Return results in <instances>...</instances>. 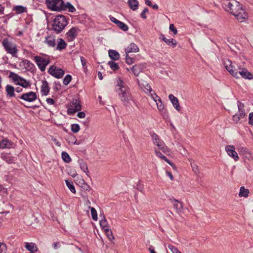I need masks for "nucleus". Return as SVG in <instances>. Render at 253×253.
<instances>
[{"label": "nucleus", "instance_id": "obj_1", "mask_svg": "<svg viewBox=\"0 0 253 253\" xmlns=\"http://www.w3.org/2000/svg\"><path fill=\"white\" fill-rule=\"evenodd\" d=\"M225 10L233 15L240 22L245 21L247 13L241 4L236 0H226L223 3Z\"/></svg>", "mask_w": 253, "mask_h": 253}, {"label": "nucleus", "instance_id": "obj_2", "mask_svg": "<svg viewBox=\"0 0 253 253\" xmlns=\"http://www.w3.org/2000/svg\"><path fill=\"white\" fill-rule=\"evenodd\" d=\"M116 91L124 105L126 106H127L132 97L130 88L126 83L120 78L116 81Z\"/></svg>", "mask_w": 253, "mask_h": 253}, {"label": "nucleus", "instance_id": "obj_3", "mask_svg": "<svg viewBox=\"0 0 253 253\" xmlns=\"http://www.w3.org/2000/svg\"><path fill=\"white\" fill-rule=\"evenodd\" d=\"M223 65L230 74L237 79L239 78V75L245 79L252 80L253 79V74L249 72L247 69L241 68V66H239L238 69H236L233 66L232 62L229 59L224 60Z\"/></svg>", "mask_w": 253, "mask_h": 253}, {"label": "nucleus", "instance_id": "obj_4", "mask_svg": "<svg viewBox=\"0 0 253 253\" xmlns=\"http://www.w3.org/2000/svg\"><path fill=\"white\" fill-rule=\"evenodd\" d=\"M68 24V21L65 16L57 15L53 21L52 29L56 34H59L64 29Z\"/></svg>", "mask_w": 253, "mask_h": 253}, {"label": "nucleus", "instance_id": "obj_5", "mask_svg": "<svg viewBox=\"0 0 253 253\" xmlns=\"http://www.w3.org/2000/svg\"><path fill=\"white\" fill-rule=\"evenodd\" d=\"M33 60L42 72L45 71L46 67L49 64L50 61L49 56L47 55L35 56H34Z\"/></svg>", "mask_w": 253, "mask_h": 253}, {"label": "nucleus", "instance_id": "obj_6", "mask_svg": "<svg viewBox=\"0 0 253 253\" xmlns=\"http://www.w3.org/2000/svg\"><path fill=\"white\" fill-rule=\"evenodd\" d=\"M9 77L13 80V81L16 84L19 85L24 88H27L30 86V82L14 72H10Z\"/></svg>", "mask_w": 253, "mask_h": 253}, {"label": "nucleus", "instance_id": "obj_7", "mask_svg": "<svg viewBox=\"0 0 253 253\" xmlns=\"http://www.w3.org/2000/svg\"><path fill=\"white\" fill-rule=\"evenodd\" d=\"M45 3L48 9L52 11H62L63 0H45Z\"/></svg>", "mask_w": 253, "mask_h": 253}, {"label": "nucleus", "instance_id": "obj_8", "mask_svg": "<svg viewBox=\"0 0 253 253\" xmlns=\"http://www.w3.org/2000/svg\"><path fill=\"white\" fill-rule=\"evenodd\" d=\"M2 45L7 53L11 54L12 56L17 57V46L7 39H4L2 42Z\"/></svg>", "mask_w": 253, "mask_h": 253}, {"label": "nucleus", "instance_id": "obj_9", "mask_svg": "<svg viewBox=\"0 0 253 253\" xmlns=\"http://www.w3.org/2000/svg\"><path fill=\"white\" fill-rule=\"evenodd\" d=\"M151 136L152 137L153 143L158 147V150H161L164 153L168 152V147L166 146L164 142L160 139L159 136L157 134L153 133Z\"/></svg>", "mask_w": 253, "mask_h": 253}, {"label": "nucleus", "instance_id": "obj_10", "mask_svg": "<svg viewBox=\"0 0 253 253\" xmlns=\"http://www.w3.org/2000/svg\"><path fill=\"white\" fill-rule=\"evenodd\" d=\"M239 113L236 114L233 116V121L235 123H238L241 118H244L246 115L244 110V104L239 101L237 102Z\"/></svg>", "mask_w": 253, "mask_h": 253}, {"label": "nucleus", "instance_id": "obj_11", "mask_svg": "<svg viewBox=\"0 0 253 253\" xmlns=\"http://www.w3.org/2000/svg\"><path fill=\"white\" fill-rule=\"evenodd\" d=\"M82 106L78 99H74L67 110L68 114H74L81 110Z\"/></svg>", "mask_w": 253, "mask_h": 253}, {"label": "nucleus", "instance_id": "obj_12", "mask_svg": "<svg viewBox=\"0 0 253 253\" xmlns=\"http://www.w3.org/2000/svg\"><path fill=\"white\" fill-rule=\"evenodd\" d=\"M48 72L49 74L57 79L61 78L65 73V72L63 69L57 68L54 66H50L48 69Z\"/></svg>", "mask_w": 253, "mask_h": 253}, {"label": "nucleus", "instance_id": "obj_13", "mask_svg": "<svg viewBox=\"0 0 253 253\" xmlns=\"http://www.w3.org/2000/svg\"><path fill=\"white\" fill-rule=\"evenodd\" d=\"M37 96L35 92L30 91L29 92L23 93L21 96L17 97V99L20 98L27 102H33L37 99Z\"/></svg>", "mask_w": 253, "mask_h": 253}, {"label": "nucleus", "instance_id": "obj_14", "mask_svg": "<svg viewBox=\"0 0 253 253\" xmlns=\"http://www.w3.org/2000/svg\"><path fill=\"white\" fill-rule=\"evenodd\" d=\"M225 150L227 154L232 157L235 161H237L239 158L237 153L235 151V147L232 145H227L225 147Z\"/></svg>", "mask_w": 253, "mask_h": 253}, {"label": "nucleus", "instance_id": "obj_15", "mask_svg": "<svg viewBox=\"0 0 253 253\" xmlns=\"http://www.w3.org/2000/svg\"><path fill=\"white\" fill-rule=\"evenodd\" d=\"M169 201L172 203L173 206L177 212L179 213L182 211L183 209V205L182 203L173 198H169Z\"/></svg>", "mask_w": 253, "mask_h": 253}, {"label": "nucleus", "instance_id": "obj_16", "mask_svg": "<svg viewBox=\"0 0 253 253\" xmlns=\"http://www.w3.org/2000/svg\"><path fill=\"white\" fill-rule=\"evenodd\" d=\"M239 153L243 157L248 160H253V154L251 153L249 150L245 147H241L239 149Z\"/></svg>", "mask_w": 253, "mask_h": 253}, {"label": "nucleus", "instance_id": "obj_17", "mask_svg": "<svg viewBox=\"0 0 253 253\" xmlns=\"http://www.w3.org/2000/svg\"><path fill=\"white\" fill-rule=\"evenodd\" d=\"M80 30L79 28L74 27L69 30L66 33V35L70 40L73 41L76 38Z\"/></svg>", "mask_w": 253, "mask_h": 253}, {"label": "nucleus", "instance_id": "obj_18", "mask_svg": "<svg viewBox=\"0 0 253 253\" xmlns=\"http://www.w3.org/2000/svg\"><path fill=\"white\" fill-rule=\"evenodd\" d=\"M145 67V65L143 64H135L132 67L131 70L135 76H138Z\"/></svg>", "mask_w": 253, "mask_h": 253}, {"label": "nucleus", "instance_id": "obj_19", "mask_svg": "<svg viewBox=\"0 0 253 253\" xmlns=\"http://www.w3.org/2000/svg\"><path fill=\"white\" fill-rule=\"evenodd\" d=\"M169 98L175 109L177 111H179L181 109V108L179 105L178 99L171 94L169 95Z\"/></svg>", "mask_w": 253, "mask_h": 253}, {"label": "nucleus", "instance_id": "obj_20", "mask_svg": "<svg viewBox=\"0 0 253 253\" xmlns=\"http://www.w3.org/2000/svg\"><path fill=\"white\" fill-rule=\"evenodd\" d=\"M139 50L138 46L134 42H132L125 49L126 54L131 52H137Z\"/></svg>", "mask_w": 253, "mask_h": 253}, {"label": "nucleus", "instance_id": "obj_21", "mask_svg": "<svg viewBox=\"0 0 253 253\" xmlns=\"http://www.w3.org/2000/svg\"><path fill=\"white\" fill-rule=\"evenodd\" d=\"M49 91V87L48 84L46 80L42 81V85L41 87V92L43 95H47Z\"/></svg>", "mask_w": 253, "mask_h": 253}, {"label": "nucleus", "instance_id": "obj_22", "mask_svg": "<svg viewBox=\"0 0 253 253\" xmlns=\"http://www.w3.org/2000/svg\"><path fill=\"white\" fill-rule=\"evenodd\" d=\"M5 91L7 97H13L15 96L14 93L15 88L13 86L9 84L6 85V86H5Z\"/></svg>", "mask_w": 253, "mask_h": 253}, {"label": "nucleus", "instance_id": "obj_23", "mask_svg": "<svg viewBox=\"0 0 253 253\" xmlns=\"http://www.w3.org/2000/svg\"><path fill=\"white\" fill-rule=\"evenodd\" d=\"M45 42L48 46L54 47L56 45L55 37L52 36H47L45 38Z\"/></svg>", "mask_w": 253, "mask_h": 253}, {"label": "nucleus", "instance_id": "obj_24", "mask_svg": "<svg viewBox=\"0 0 253 253\" xmlns=\"http://www.w3.org/2000/svg\"><path fill=\"white\" fill-rule=\"evenodd\" d=\"M0 158L9 164L14 163L13 157L10 154L2 153Z\"/></svg>", "mask_w": 253, "mask_h": 253}, {"label": "nucleus", "instance_id": "obj_25", "mask_svg": "<svg viewBox=\"0 0 253 253\" xmlns=\"http://www.w3.org/2000/svg\"><path fill=\"white\" fill-rule=\"evenodd\" d=\"M127 4L132 10H136L138 8L139 2L137 0H128Z\"/></svg>", "mask_w": 253, "mask_h": 253}, {"label": "nucleus", "instance_id": "obj_26", "mask_svg": "<svg viewBox=\"0 0 253 253\" xmlns=\"http://www.w3.org/2000/svg\"><path fill=\"white\" fill-rule=\"evenodd\" d=\"M67 9L71 12H74L76 11V8L70 2H67L66 3H64L63 2L62 10H66Z\"/></svg>", "mask_w": 253, "mask_h": 253}, {"label": "nucleus", "instance_id": "obj_27", "mask_svg": "<svg viewBox=\"0 0 253 253\" xmlns=\"http://www.w3.org/2000/svg\"><path fill=\"white\" fill-rule=\"evenodd\" d=\"M78 163L81 169L88 175L89 171L86 163H85L83 159H79L78 160Z\"/></svg>", "mask_w": 253, "mask_h": 253}, {"label": "nucleus", "instance_id": "obj_28", "mask_svg": "<svg viewBox=\"0 0 253 253\" xmlns=\"http://www.w3.org/2000/svg\"><path fill=\"white\" fill-rule=\"evenodd\" d=\"M109 56L110 58L114 60H117L120 58L119 52L116 50L110 49L109 50Z\"/></svg>", "mask_w": 253, "mask_h": 253}, {"label": "nucleus", "instance_id": "obj_29", "mask_svg": "<svg viewBox=\"0 0 253 253\" xmlns=\"http://www.w3.org/2000/svg\"><path fill=\"white\" fill-rule=\"evenodd\" d=\"M25 248L27 250L29 251L30 253H34V252H37L38 248L36 246L35 243H26Z\"/></svg>", "mask_w": 253, "mask_h": 253}, {"label": "nucleus", "instance_id": "obj_30", "mask_svg": "<svg viewBox=\"0 0 253 253\" xmlns=\"http://www.w3.org/2000/svg\"><path fill=\"white\" fill-rule=\"evenodd\" d=\"M13 10L15 11L16 13L18 14L27 12V8L22 5H16L13 7Z\"/></svg>", "mask_w": 253, "mask_h": 253}, {"label": "nucleus", "instance_id": "obj_31", "mask_svg": "<svg viewBox=\"0 0 253 253\" xmlns=\"http://www.w3.org/2000/svg\"><path fill=\"white\" fill-rule=\"evenodd\" d=\"M155 152L157 156H158L159 158H161L162 159L164 160L166 162H167L170 166H173L174 165L172 163H171L166 157H165L158 150H157V149H155Z\"/></svg>", "mask_w": 253, "mask_h": 253}, {"label": "nucleus", "instance_id": "obj_32", "mask_svg": "<svg viewBox=\"0 0 253 253\" xmlns=\"http://www.w3.org/2000/svg\"><path fill=\"white\" fill-rule=\"evenodd\" d=\"M67 43L62 39H59V41L57 44L56 49L59 50H62L66 48Z\"/></svg>", "mask_w": 253, "mask_h": 253}, {"label": "nucleus", "instance_id": "obj_33", "mask_svg": "<svg viewBox=\"0 0 253 253\" xmlns=\"http://www.w3.org/2000/svg\"><path fill=\"white\" fill-rule=\"evenodd\" d=\"M11 145V142L7 139H3L0 141V148L4 149L5 148H9Z\"/></svg>", "mask_w": 253, "mask_h": 253}, {"label": "nucleus", "instance_id": "obj_34", "mask_svg": "<svg viewBox=\"0 0 253 253\" xmlns=\"http://www.w3.org/2000/svg\"><path fill=\"white\" fill-rule=\"evenodd\" d=\"M249 189H246L244 186H242L240 189L239 196L240 197H244L246 198L249 196Z\"/></svg>", "mask_w": 253, "mask_h": 253}, {"label": "nucleus", "instance_id": "obj_35", "mask_svg": "<svg viewBox=\"0 0 253 253\" xmlns=\"http://www.w3.org/2000/svg\"><path fill=\"white\" fill-rule=\"evenodd\" d=\"M100 217L101 218L100 220V225L101 228H102L109 226L104 215H100Z\"/></svg>", "mask_w": 253, "mask_h": 253}, {"label": "nucleus", "instance_id": "obj_36", "mask_svg": "<svg viewBox=\"0 0 253 253\" xmlns=\"http://www.w3.org/2000/svg\"><path fill=\"white\" fill-rule=\"evenodd\" d=\"M165 42L168 45L172 47H174L177 44L176 41L172 38L169 39H167L166 40H165Z\"/></svg>", "mask_w": 253, "mask_h": 253}, {"label": "nucleus", "instance_id": "obj_37", "mask_svg": "<svg viewBox=\"0 0 253 253\" xmlns=\"http://www.w3.org/2000/svg\"><path fill=\"white\" fill-rule=\"evenodd\" d=\"M65 183L68 188L70 190L71 192L74 194L76 193L75 188L73 185V182L70 181L68 180H66Z\"/></svg>", "mask_w": 253, "mask_h": 253}, {"label": "nucleus", "instance_id": "obj_38", "mask_svg": "<svg viewBox=\"0 0 253 253\" xmlns=\"http://www.w3.org/2000/svg\"><path fill=\"white\" fill-rule=\"evenodd\" d=\"M63 160L67 163H69L71 161V159L69 154L66 152H62L61 154Z\"/></svg>", "mask_w": 253, "mask_h": 253}, {"label": "nucleus", "instance_id": "obj_39", "mask_svg": "<svg viewBox=\"0 0 253 253\" xmlns=\"http://www.w3.org/2000/svg\"><path fill=\"white\" fill-rule=\"evenodd\" d=\"M108 64L112 70L115 71L119 69V66L118 63H115L113 61H110L108 62Z\"/></svg>", "mask_w": 253, "mask_h": 253}, {"label": "nucleus", "instance_id": "obj_40", "mask_svg": "<svg viewBox=\"0 0 253 253\" xmlns=\"http://www.w3.org/2000/svg\"><path fill=\"white\" fill-rule=\"evenodd\" d=\"M155 102L157 104L158 109L161 112L163 111V110L164 109V105L163 104L162 100L160 98V97H158V99L155 100Z\"/></svg>", "mask_w": 253, "mask_h": 253}, {"label": "nucleus", "instance_id": "obj_41", "mask_svg": "<svg viewBox=\"0 0 253 253\" xmlns=\"http://www.w3.org/2000/svg\"><path fill=\"white\" fill-rule=\"evenodd\" d=\"M89 209L90 210V211H91V214L92 218L94 221H97V211H96V210L94 208L91 207H89Z\"/></svg>", "mask_w": 253, "mask_h": 253}, {"label": "nucleus", "instance_id": "obj_42", "mask_svg": "<svg viewBox=\"0 0 253 253\" xmlns=\"http://www.w3.org/2000/svg\"><path fill=\"white\" fill-rule=\"evenodd\" d=\"M137 82L140 86L141 87H142L143 86L147 90H148L150 91V92H151L152 91V89L151 88V86L149 84L145 83V84L141 83L140 81L137 80Z\"/></svg>", "mask_w": 253, "mask_h": 253}, {"label": "nucleus", "instance_id": "obj_43", "mask_svg": "<svg viewBox=\"0 0 253 253\" xmlns=\"http://www.w3.org/2000/svg\"><path fill=\"white\" fill-rule=\"evenodd\" d=\"M118 27L124 31H126L128 29V27L126 24L119 21V22L116 24Z\"/></svg>", "mask_w": 253, "mask_h": 253}, {"label": "nucleus", "instance_id": "obj_44", "mask_svg": "<svg viewBox=\"0 0 253 253\" xmlns=\"http://www.w3.org/2000/svg\"><path fill=\"white\" fill-rule=\"evenodd\" d=\"M71 130L74 133H77L80 129V126L78 124H74L71 125Z\"/></svg>", "mask_w": 253, "mask_h": 253}, {"label": "nucleus", "instance_id": "obj_45", "mask_svg": "<svg viewBox=\"0 0 253 253\" xmlns=\"http://www.w3.org/2000/svg\"><path fill=\"white\" fill-rule=\"evenodd\" d=\"M72 80V76L70 75H67L63 79V84L68 85Z\"/></svg>", "mask_w": 253, "mask_h": 253}, {"label": "nucleus", "instance_id": "obj_46", "mask_svg": "<svg viewBox=\"0 0 253 253\" xmlns=\"http://www.w3.org/2000/svg\"><path fill=\"white\" fill-rule=\"evenodd\" d=\"M68 174L73 177H75L77 175V173L75 169L69 168L67 169Z\"/></svg>", "mask_w": 253, "mask_h": 253}, {"label": "nucleus", "instance_id": "obj_47", "mask_svg": "<svg viewBox=\"0 0 253 253\" xmlns=\"http://www.w3.org/2000/svg\"><path fill=\"white\" fill-rule=\"evenodd\" d=\"M25 65H26V68L30 70H32L35 67L34 64L28 60H25Z\"/></svg>", "mask_w": 253, "mask_h": 253}, {"label": "nucleus", "instance_id": "obj_48", "mask_svg": "<svg viewBox=\"0 0 253 253\" xmlns=\"http://www.w3.org/2000/svg\"><path fill=\"white\" fill-rule=\"evenodd\" d=\"M6 245L3 243L0 242V253H6Z\"/></svg>", "mask_w": 253, "mask_h": 253}, {"label": "nucleus", "instance_id": "obj_49", "mask_svg": "<svg viewBox=\"0 0 253 253\" xmlns=\"http://www.w3.org/2000/svg\"><path fill=\"white\" fill-rule=\"evenodd\" d=\"M126 62L127 64L131 65L134 62V59L129 57L128 54H126Z\"/></svg>", "mask_w": 253, "mask_h": 253}, {"label": "nucleus", "instance_id": "obj_50", "mask_svg": "<svg viewBox=\"0 0 253 253\" xmlns=\"http://www.w3.org/2000/svg\"><path fill=\"white\" fill-rule=\"evenodd\" d=\"M168 248L172 252V253H179L178 249L171 245H168Z\"/></svg>", "mask_w": 253, "mask_h": 253}, {"label": "nucleus", "instance_id": "obj_51", "mask_svg": "<svg viewBox=\"0 0 253 253\" xmlns=\"http://www.w3.org/2000/svg\"><path fill=\"white\" fill-rule=\"evenodd\" d=\"M191 167L192 168V169H193L194 172L196 174H198L199 173L198 167L194 163L191 164Z\"/></svg>", "mask_w": 253, "mask_h": 253}, {"label": "nucleus", "instance_id": "obj_52", "mask_svg": "<svg viewBox=\"0 0 253 253\" xmlns=\"http://www.w3.org/2000/svg\"><path fill=\"white\" fill-rule=\"evenodd\" d=\"M147 12H148V8L147 7H145L140 14L141 17L144 19H146L147 16L146 15V13Z\"/></svg>", "mask_w": 253, "mask_h": 253}, {"label": "nucleus", "instance_id": "obj_53", "mask_svg": "<svg viewBox=\"0 0 253 253\" xmlns=\"http://www.w3.org/2000/svg\"><path fill=\"white\" fill-rule=\"evenodd\" d=\"M169 30L172 32L174 35H176L177 33V29L175 28L173 24H170L169 25Z\"/></svg>", "mask_w": 253, "mask_h": 253}, {"label": "nucleus", "instance_id": "obj_54", "mask_svg": "<svg viewBox=\"0 0 253 253\" xmlns=\"http://www.w3.org/2000/svg\"><path fill=\"white\" fill-rule=\"evenodd\" d=\"M249 124L253 126V112L250 113L249 116Z\"/></svg>", "mask_w": 253, "mask_h": 253}, {"label": "nucleus", "instance_id": "obj_55", "mask_svg": "<svg viewBox=\"0 0 253 253\" xmlns=\"http://www.w3.org/2000/svg\"><path fill=\"white\" fill-rule=\"evenodd\" d=\"M151 94V96L152 98L155 101L156 100H157L158 99V97H160L158 96L154 91L152 90L151 92H150Z\"/></svg>", "mask_w": 253, "mask_h": 253}, {"label": "nucleus", "instance_id": "obj_56", "mask_svg": "<svg viewBox=\"0 0 253 253\" xmlns=\"http://www.w3.org/2000/svg\"><path fill=\"white\" fill-rule=\"evenodd\" d=\"M46 101L50 105H54L55 103V101L52 98H47Z\"/></svg>", "mask_w": 253, "mask_h": 253}, {"label": "nucleus", "instance_id": "obj_57", "mask_svg": "<svg viewBox=\"0 0 253 253\" xmlns=\"http://www.w3.org/2000/svg\"><path fill=\"white\" fill-rule=\"evenodd\" d=\"M110 20L111 22H113L114 23L117 24V23L119 22V20L115 18V17L113 16H110Z\"/></svg>", "mask_w": 253, "mask_h": 253}, {"label": "nucleus", "instance_id": "obj_58", "mask_svg": "<svg viewBox=\"0 0 253 253\" xmlns=\"http://www.w3.org/2000/svg\"><path fill=\"white\" fill-rule=\"evenodd\" d=\"M77 116L80 118H84L85 116V114L84 112H79L77 114Z\"/></svg>", "mask_w": 253, "mask_h": 253}, {"label": "nucleus", "instance_id": "obj_59", "mask_svg": "<svg viewBox=\"0 0 253 253\" xmlns=\"http://www.w3.org/2000/svg\"><path fill=\"white\" fill-rule=\"evenodd\" d=\"M106 235L110 241H112V240L114 239V237L113 235L112 231H111V234L110 233H106Z\"/></svg>", "mask_w": 253, "mask_h": 253}, {"label": "nucleus", "instance_id": "obj_60", "mask_svg": "<svg viewBox=\"0 0 253 253\" xmlns=\"http://www.w3.org/2000/svg\"><path fill=\"white\" fill-rule=\"evenodd\" d=\"M52 140L55 143L56 146L60 147L61 146L60 142L58 141V140L56 138H52Z\"/></svg>", "mask_w": 253, "mask_h": 253}, {"label": "nucleus", "instance_id": "obj_61", "mask_svg": "<svg viewBox=\"0 0 253 253\" xmlns=\"http://www.w3.org/2000/svg\"><path fill=\"white\" fill-rule=\"evenodd\" d=\"M102 229L104 230V231H105L106 234V233H110L111 234V230L109 228V226H108L107 227L102 228Z\"/></svg>", "mask_w": 253, "mask_h": 253}, {"label": "nucleus", "instance_id": "obj_62", "mask_svg": "<svg viewBox=\"0 0 253 253\" xmlns=\"http://www.w3.org/2000/svg\"><path fill=\"white\" fill-rule=\"evenodd\" d=\"M81 61L82 64V65L84 67L86 64V60L85 59L84 57H81Z\"/></svg>", "mask_w": 253, "mask_h": 253}, {"label": "nucleus", "instance_id": "obj_63", "mask_svg": "<svg viewBox=\"0 0 253 253\" xmlns=\"http://www.w3.org/2000/svg\"><path fill=\"white\" fill-rule=\"evenodd\" d=\"M166 173H167V175L169 177L170 180H172L173 179V175L170 172L167 171L166 172Z\"/></svg>", "mask_w": 253, "mask_h": 253}, {"label": "nucleus", "instance_id": "obj_64", "mask_svg": "<svg viewBox=\"0 0 253 253\" xmlns=\"http://www.w3.org/2000/svg\"><path fill=\"white\" fill-rule=\"evenodd\" d=\"M160 39L163 40L165 42V40H166L167 38L165 37V35L163 34H161L160 38Z\"/></svg>", "mask_w": 253, "mask_h": 253}]
</instances>
